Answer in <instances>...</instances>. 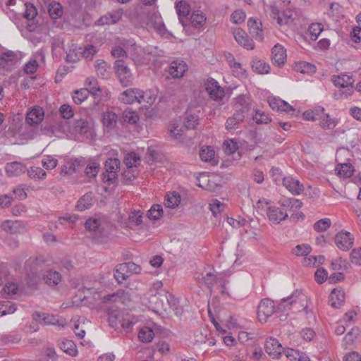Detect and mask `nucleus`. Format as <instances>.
<instances>
[{
    "label": "nucleus",
    "mask_w": 361,
    "mask_h": 361,
    "mask_svg": "<svg viewBox=\"0 0 361 361\" xmlns=\"http://www.w3.org/2000/svg\"><path fill=\"white\" fill-rule=\"evenodd\" d=\"M324 260L325 258L323 255L305 257L304 259V264L306 266L315 265L316 264L319 265L323 264Z\"/></svg>",
    "instance_id": "nucleus-59"
},
{
    "label": "nucleus",
    "mask_w": 361,
    "mask_h": 361,
    "mask_svg": "<svg viewBox=\"0 0 361 361\" xmlns=\"http://www.w3.org/2000/svg\"><path fill=\"white\" fill-rule=\"evenodd\" d=\"M238 102L240 103V108L236 110L234 114L229 117L226 121V128L228 131H234L238 128V125L243 121L245 114L250 110L248 105L244 106L243 101L244 97L240 96L237 98Z\"/></svg>",
    "instance_id": "nucleus-2"
},
{
    "label": "nucleus",
    "mask_w": 361,
    "mask_h": 361,
    "mask_svg": "<svg viewBox=\"0 0 361 361\" xmlns=\"http://www.w3.org/2000/svg\"><path fill=\"white\" fill-rule=\"evenodd\" d=\"M283 185L293 195H299L304 190L303 185L290 176L283 178Z\"/></svg>",
    "instance_id": "nucleus-16"
},
{
    "label": "nucleus",
    "mask_w": 361,
    "mask_h": 361,
    "mask_svg": "<svg viewBox=\"0 0 361 361\" xmlns=\"http://www.w3.org/2000/svg\"><path fill=\"white\" fill-rule=\"evenodd\" d=\"M85 85L87 87L90 93L94 96H97L101 92V89L98 86L97 80L94 78H87L85 80Z\"/></svg>",
    "instance_id": "nucleus-41"
},
{
    "label": "nucleus",
    "mask_w": 361,
    "mask_h": 361,
    "mask_svg": "<svg viewBox=\"0 0 361 361\" xmlns=\"http://www.w3.org/2000/svg\"><path fill=\"white\" fill-rule=\"evenodd\" d=\"M105 302L111 301L117 302L121 301L122 303L126 305L131 300L130 294L124 290H118L116 293L108 295L104 298Z\"/></svg>",
    "instance_id": "nucleus-22"
},
{
    "label": "nucleus",
    "mask_w": 361,
    "mask_h": 361,
    "mask_svg": "<svg viewBox=\"0 0 361 361\" xmlns=\"http://www.w3.org/2000/svg\"><path fill=\"white\" fill-rule=\"evenodd\" d=\"M320 120V125L324 128L331 129L336 126V123L334 120L329 118L328 114H324Z\"/></svg>",
    "instance_id": "nucleus-61"
},
{
    "label": "nucleus",
    "mask_w": 361,
    "mask_h": 361,
    "mask_svg": "<svg viewBox=\"0 0 361 361\" xmlns=\"http://www.w3.org/2000/svg\"><path fill=\"white\" fill-rule=\"evenodd\" d=\"M233 36L235 41L241 46L245 47L247 49H252L254 48V43L252 40L242 29H235L233 31Z\"/></svg>",
    "instance_id": "nucleus-12"
},
{
    "label": "nucleus",
    "mask_w": 361,
    "mask_h": 361,
    "mask_svg": "<svg viewBox=\"0 0 361 361\" xmlns=\"http://www.w3.org/2000/svg\"><path fill=\"white\" fill-rule=\"evenodd\" d=\"M283 350L279 341L274 338L267 339L265 342V350L273 358L277 357Z\"/></svg>",
    "instance_id": "nucleus-13"
},
{
    "label": "nucleus",
    "mask_w": 361,
    "mask_h": 361,
    "mask_svg": "<svg viewBox=\"0 0 361 361\" xmlns=\"http://www.w3.org/2000/svg\"><path fill=\"white\" fill-rule=\"evenodd\" d=\"M311 247L307 244L298 245L293 249L292 252L298 256H307L311 252Z\"/></svg>",
    "instance_id": "nucleus-54"
},
{
    "label": "nucleus",
    "mask_w": 361,
    "mask_h": 361,
    "mask_svg": "<svg viewBox=\"0 0 361 361\" xmlns=\"http://www.w3.org/2000/svg\"><path fill=\"white\" fill-rule=\"evenodd\" d=\"M90 92L88 89L82 88L80 90H75L73 94V100L75 104H82L89 96Z\"/></svg>",
    "instance_id": "nucleus-42"
},
{
    "label": "nucleus",
    "mask_w": 361,
    "mask_h": 361,
    "mask_svg": "<svg viewBox=\"0 0 361 361\" xmlns=\"http://www.w3.org/2000/svg\"><path fill=\"white\" fill-rule=\"evenodd\" d=\"M135 97L134 88H131L126 90L121 94V99L126 104H132L135 102Z\"/></svg>",
    "instance_id": "nucleus-55"
},
{
    "label": "nucleus",
    "mask_w": 361,
    "mask_h": 361,
    "mask_svg": "<svg viewBox=\"0 0 361 361\" xmlns=\"http://www.w3.org/2000/svg\"><path fill=\"white\" fill-rule=\"evenodd\" d=\"M305 301H307V297L301 290H296L293 292L290 296L283 298L281 300V302L277 306V310L278 311L283 312L287 306H292L297 303L302 304Z\"/></svg>",
    "instance_id": "nucleus-7"
},
{
    "label": "nucleus",
    "mask_w": 361,
    "mask_h": 361,
    "mask_svg": "<svg viewBox=\"0 0 361 361\" xmlns=\"http://www.w3.org/2000/svg\"><path fill=\"white\" fill-rule=\"evenodd\" d=\"M331 80L335 86L341 88L334 92V99H346L353 94L354 80L351 76L345 74L341 75H333Z\"/></svg>",
    "instance_id": "nucleus-1"
},
{
    "label": "nucleus",
    "mask_w": 361,
    "mask_h": 361,
    "mask_svg": "<svg viewBox=\"0 0 361 361\" xmlns=\"http://www.w3.org/2000/svg\"><path fill=\"white\" fill-rule=\"evenodd\" d=\"M206 22L205 16L200 11H195L190 17V23L195 28L202 27Z\"/></svg>",
    "instance_id": "nucleus-33"
},
{
    "label": "nucleus",
    "mask_w": 361,
    "mask_h": 361,
    "mask_svg": "<svg viewBox=\"0 0 361 361\" xmlns=\"http://www.w3.org/2000/svg\"><path fill=\"white\" fill-rule=\"evenodd\" d=\"M18 55L13 51L7 50L0 54V68L6 67L10 63L16 62Z\"/></svg>",
    "instance_id": "nucleus-28"
},
{
    "label": "nucleus",
    "mask_w": 361,
    "mask_h": 361,
    "mask_svg": "<svg viewBox=\"0 0 361 361\" xmlns=\"http://www.w3.org/2000/svg\"><path fill=\"white\" fill-rule=\"evenodd\" d=\"M50 17L53 19L60 18L63 13V6L59 2H51L48 6Z\"/></svg>",
    "instance_id": "nucleus-34"
},
{
    "label": "nucleus",
    "mask_w": 361,
    "mask_h": 361,
    "mask_svg": "<svg viewBox=\"0 0 361 361\" xmlns=\"http://www.w3.org/2000/svg\"><path fill=\"white\" fill-rule=\"evenodd\" d=\"M279 204L283 208H290L291 209H300L302 205L300 200L295 198L283 199L279 201Z\"/></svg>",
    "instance_id": "nucleus-38"
},
{
    "label": "nucleus",
    "mask_w": 361,
    "mask_h": 361,
    "mask_svg": "<svg viewBox=\"0 0 361 361\" xmlns=\"http://www.w3.org/2000/svg\"><path fill=\"white\" fill-rule=\"evenodd\" d=\"M187 70V65L182 61H173L170 66L169 72L174 78L182 77Z\"/></svg>",
    "instance_id": "nucleus-19"
},
{
    "label": "nucleus",
    "mask_w": 361,
    "mask_h": 361,
    "mask_svg": "<svg viewBox=\"0 0 361 361\" xmlns=\"http://www.w3.org/2000/svg\"><path fill=\"white\" fill-rule=\"evenodd\" d=\"M267 216L270 221L279 224L288 217V214L278 207H270L268 208Z\"/></svg>",
    "instance_id": "nucleus-23"
},
{
    "label": "nucleus",
    "mask_w": 361,
    "mask_h": 361,
    "mask_svg": "<svg viewBox=\"0 0 361 361\" xmlns=\"http://www.w3.org/2000/svg\"><path fill=\"white\" fill-rule=\"evenodd\" d=\"M252 68L253 71L259 74H267L269 72V65L261 60H255L252 62Z\"/></svg>",
    "instance_id": "nucleus-36"
},
{
    "label": "nucleus",
    "mask_w": 361,
    "mask_h": 361,
    "mask_svg": "<svg viewBox=\"0 0 361 361\" xmlns=\"http://www.w3.org/2000/svg\"><path fill=\"white\" fill-rule=\"evenodd\" d=\"M60 348L67 354L74 356L77 354L75 344L71 340L63 341L59 344Z\"/></svg>",
    "instance_id": "nucleus-39"
},
{
    "label": "nucleus",
    "mask_w": 361,
    "mask_h": 361,
    "mask_svg": "<svg viewBox=\"0 0 361 361\" xmlns=\"http://www.w3.org/2000/svg\"><path fill=\"white\" fill-rule=\"evenodd\" d=\"M114 66L119 82L123 87L130 85L133 82V75L129 68L123 60H116Z\"/></svg>",
    "instance_id": "nucleus-5"
},
{
    "label": "nucleus",
    "mask_w": 361,
    "mask_h": 361,
    "mask_svg": "<svg viewBox=\"0 0 361 361\" xmlns=\"http://www.w3.org/2000/svg\"><path fill=\"white\" fill-rule=\"evenodd\" d=\"M345 293L342 290L333 289L329 295V302L334 308H339L343 303Z\"/></svg>",
    "instance_id": "nucleus-25"
},
{
    "label": "nucleus",
    "mask_w": 361,
    "mask_h": 361,
    "mask_svg": "<svg viewBox=\"0 0 361 361\" xmlns=\"http://www.w3.org/2000/svg\"><path fill=\"white\" fill-rule=\"evenodd\" d=\"M109 66L104 61H101L96 65V71L102 78H107L110 75Z\"/></svg>",
    "instance_id": "nucleus-46"
},
{
    "label": "nucleus",
    "mask_w": 361,
    "mask_h": 361,
    "mask_svg": "<svg viewBox=\"0 0 361 361\" xmlns=\"http://www.w3.org/2000/svg\"><path fill=\"white\" fill-rule=\"evenodd\" d=\"M124 162L128 169L140 165V157L135 152L128 153L125 157Z\"/></svg>",
    "instance_id": "nucleus-44"
},
{
    "label": "nucleus",
    "mask_w": 361,
    "mask_h": 361,
    "mask_svg": "<svg viewBox=\"0 0 361 361\" xmlns=\"http://www.w3.org/2000/svg\"><path fill=\"white\" fill-rule=\"evenodd\" d=\"M24 6L25 9L23 13V17L28 20H33L37 15V8L30 2H26Z\"/></svg>",
    "instance_id": "nucleus-49"
},
{
    "label": "nucleus",
    "mask_w": 361,
    "mask_h": 361,
    "mask_svg": "<svg viewBox=\"0 0 361 361\" xmlns=\"http://www.w3.org/2000/svg\"><path fill=\"white\" fill-rule=\"evenodd\" d=\"M92 204V200L91 194H85L78 202L76 207L80 211H83L91 207Z\"/></svg>",
    "instance_id": "nucleus-45"
},
{
    "label": "nucleus",
    "mask_w": 361,
    "mask_h": 361,
    "mask_svg": "<svg viewBox=\"0 0 361 361\" xmlns=\"http://www.w3.org/2000/svg\"><path fill=\"white\" fill-rule=\"evenodd\" d=\"M176 9L179 17V22L185 27L187 24L183 19V17H186L190 12V5L185 1H179L176 2Z\"/></svg>",
    "instance_id": "nucleus-21"
},
{
    "label": "nucleus",
    "mask_w": 361,
    "mask_h": 361,
    "mask_svg": "<svg viewBox=\"0 0 361 361\" xmlns=\"http://www.w3.org/2000/svg\"><path fill=\"white\" fill-rule=\"evenodd\" d=\"M85 228L90 231H93L97 235H102L104 228L99 219H89L85 222Z\"/></svg>",
    "instance_id": "nucleus-26"
},
{
    "label": "nucleus",
    "mask_w": 361,
    "mask_h": 361,
    "mask_svg": "<svg viewBox=\"0 0 361 361\" xmlns=\"http://www.w3.org/2000/svg\"><path fill=\"white\" fill-rule=\"evenodd\" d=\"M57 159L51 156H45L42 160V166L47 170L53 169L57 166Z\"/></svg>",
    "instance_id": "nucleus-62"
},
{
    "label": "nucleus",
    "mask_w": 361,
    "mask_h": 361,
    "mask_svg": "<svg viewBox=\"0 0 361 361\" xmlns=\"http://www.w3.org/2000/svg\"><path fill=\"white\" fill-rule=\"evenodd\" d=\"M215 152L212 147L207 146L202 148L200 151V157L202 161L207 162L212 161L214 158Z\"/></svg>",
    "instance_id": "nucleus-48"
},
{
    "label": "nucleus",
    "mask_w": 361,
    "mask_h": 361,
    "mask_svg": "<svg viewBox=\"0 0 361 361\" xmlns=\"http://www.w3.org/2000/svg\"><path fill=\"white\" fill-rule=\"evenodd\" d=\"M1 305L3 306V314L4 315L13 314L16 310V305L11 301H2Z\"/></svg>",
    "instance_id": "nucleus-64"
},
{
    "label": "nucleus",
    "mask_w": 361,
    "mask_h": 361,
    "mask_svg": "<svg viewBox=\"0 0 361 361\" xmlns=\"http://www.w3.org/2000/svg\"><path fill=\"white\" fill-rule=\"evenodd\" d=\"M223 204L218 200H212L209 204V208L214 216H217L221 212Z\"/></svg>",
    "instance_id": "nucleus-63"
},
{
    "label": "nucleus",
    "mask_w": 361,
    "mask_h": 361,
    "mask_svg": "<svg viewBox=\"0 0 361 361\" xmlns=\"http://www.w3.org/2000/svg\"><path fill=\"white\" fill-rule=\"evenodd\" d=\"M109 322L112 326H116L118 323L121 324L122 328L126 331L131 329L133 324L135 322L133 316L127 314L125 317L123 315H111Z\"/></svg>",
    "instance_id": "nucleus-8"
},
{
    "label": "nucleus",
    "mask_w": 361,
    "mask_h": 361,
    "mask_svg": "<svg viewBox=\"0 0 361 361\" xmlns=\"http://www.w3.org/2000/svg\"><path fill=\"white\" fill-rule=\"evenodd\" d=\"M354 238L350 233L339 232L335 237V243L337 247L343 250L346 251L350 249L353 245Z\"/></svg>",
    "instance_id": "nucleus-9"
},
{
    "label": "nucleus",
    "mask_w": 361,
    "mask_h": 361,
    "mask_svg": "<svg viewBox=\"0 0 361 361\" xmlns=\"http://www.w3.org/2000/svg\"><path fill=\"white\" fill-rule=\"evenodd\" d=\"M44 118V111L42 109H34L27 114L26 122L30 126L38 124Z\"/></svg>",
    "instance_id": "nucleus-27"
},
{
    "label": "nucleus",
    "mask_w": 361,
    "mask_h": 361,
    "mask_svg": "<svg viewBox=\"0 0 361 361\" xmlns=\"http://www.w3.org/2000/svg\"><path fill=\"white\" fill-rule=\"evenodd\" d=\"M206 91L213 100H221L224 97V91L218 82L213 78L207 80L206 83Z\"/></svg>",
    "instance_id": "nucleus-10"
},
{
    "label": "nucleus",
    "mask_w": 361,
    "mask_h": 361,
    "mask_svg": "<svg viewBox=\"0 0 361 361\" xmlns=\"http://www.w3.org/2000/svg\"><path fill=\"white\" fill-rule=\"evenodd\" d=\"M295 69L302 73H313L316 71V67L306 61H301L295 64Z\"/></svg>",
    "instance_id": "nucleus-43"
},
{
    "label": "nucleus",
    "mask_w": 361,
    "mask_h": 361,
    "mask_svg": "<svg viewBox=\"0 0 361 361\" xmlns=\"http://www.w3.org/2000/svg\"><path fill=\"white\" fill-rule=\"evenodd\" d=\"M163 209L160 204H154L147 212V216L149 219L157 220L162 216Z\"/></svg>",
    "instance_id": "nucleus-52"
},
{
    "label": "nucleus",
    "mask_w": 361,
    "mask_h": 361,
    "mask_svg": "<svg viewBox=\"0 0 361 361\" xmlns=\"http://www.w3.org/2000/svg\"><path fill=\"white\" fill-rule=\"evenodd\" d=\"M180 202V195L177 192H169L166 195L164 204L169 208H175Z\"/></svg>",
    "instance_id": "nucleus-32"
},
{
    "label": "nucleus",
    "mask_w": 361,
    "mask_h": 361,
    "mask_svg": "<svg viewBox=\"0 0 361 361\" xmlns=\"http://www.w3.org/2000/svg\"><path fill=\"white\" fill-rule=\"evenodd\" d=\"M27 173L30 178L35 180H42L47 176L46 172L39 167L30 168V169L27 171Z\"/></svg>",
    "instance_id": "nucleus-53"
},
{
    "label": "nucleus",
    "mask_w": 361,
    "mask_h": 361,
    "mask_svg": "<svg viewBox=\"0 0 361 361\" xmlns=\"http://www.w3.org/2000/svg\"><path fill=\"white\" fill-rule=\"evenodd\" d=\"M102 121L105 131L110 132L116 127L118 119L116 113L111 111H107L102 114Z\"/></svg>",
    "instance_id": "nucleus-11"
},
{
    "label": "nucleus",
    "mask_w": 361,
    "mask_h": 361,
    "mask_svg": "<svg viewBox=\"0 0 361 361\" xmlns=\"http://www.w3.org/2000/svg\"><path fill=\"white\" fill-rule=\"evenodd\" d=\"M275 310L276 307L272 300L268 298L262 300L258 305L257 310L259 320L261 322H266L267 319L273 314ZM276 310H278L277 308Z\"/></svg>",
    "instance_id": "nucleus-6"
},
{
    "label": "nucleus",
    "mask_w": 361,
    "mask_h": 361,
    "mask_svg": "<svg viewBox=\"0 0 361 361\" xmlns=\"http://www.w3.org/2000/svg\"><path fill=\"white\" fill-rule=\"evenodd\" d=\"M120 160L117 158H109L105 163V172L103 173V180L111 185L117 180V171L120 168Z\"/></svg>",
    "instance_id": "nucleus-4"
},
{
    "label": "nucleus",
    "mask_w": 361,
    "mask_h": 361,
    "mask_svg": "<svg viewBox=\"0 0 361 361\" xmlns=\"http://www.w3.org/2000/svg\"><path fill=\"white\" fill-rule=\"evenodd\" d=\"M122 120L124 123L135 124L139 121V116L135 111L128 109L123 111Z\"/></svg>",
    "instance_id": "nucleus-37"
},
{
    "label": "nucleus",
    "mask_w": 361,
    "mask_h": 361,
    "mask_svg": "<svg viewBox=\"0 0 361 361\" xmlns=\"http://www.w3.org/2000/svg\"><path fill=\"white\" fill-rule=\"evenodd\" d=\"M73 128L80 134H85L90 129L89 123L84 119H79L74 122Z\"/></svg>",
    "instance_id": "nucleus-47"
},
{
    "label": "nucleus",
    "mask_w": 361,
    "mask_h": 361,
    "mask_svg": "<svg viewBox=\"0 0 361 361\" xmlns=\"http://www.w3.org/2000/svg\"><path fill=\"white\" fill-rule=\"evenodd\" d=\"M5 169L8 176L15 177L23 174L26 171V166L20 162L14 161L6 164Z\"/></svg>",
    "instance_id": "nucleus-17"
},
{
    "label": "nucleus",
    "mask_w": 361,
    "mask_h": 361,
    "mask_svg": "<svg viewBox=\"0 0 361 361\" xmlns=\"http://www.w3.org/2000/svg\"><path fill=\"white\" fill-rule=\"evenodd\" d=\"M123 14V9L116 10L112 13H109L108 15L102 16L98 20V23L99 25L115 24L121 20Z\"/></svg>",
    "instance_id": "nucleus-20"
},
{
    "label": "nucleus",
    "mask_w": 361,
    "mask_h": 361,
    "mask_svg": "<svg viewBox=\"0 0 361 361\" xmlns=\"http://www.w3.org/2000/svg\"><path fill=\"white\" fill-rule=\"evenodd\" d=\"M61 279V274L54 270L47 271L43 275L44 281L49 286L57 285Z\"/></svg>",
    "instance_id": "nucleus-29"
},
{
    "label": "nucleus",
    "mask_w": 361,
    "mask_h": 361,
    "mask_svg": "<svg viewBox=\"0 0 361 361\" xmlns=\"http://www.w3.org/2000/svg\"><path fill=\"white\" fill-rule=\"evenodd\" d=\"M143 213L140 210L131 211L128 214V222L131 226H139L142 223Z\"/></svg>",
    "instance_id": "nucleus-40"
},
{
    "label": "nucleus",
    "mask_w": 361,
    "mask_h": 361,
    "mask_svg": "<svg viewBox=\"0 0 361 361\" xmlns=\"http://www.w3.org/2000/svg\"><path fill=\"white\" fill-rule=\"evenodd\" d=\"M154 337V333L152 329L148 326L142 328L138 334V338L142 343H149Z\"/></svg>",
    "instance_id": "nucleus-35"
},
{
    "label": "nucleus",
    "mask_w": 361,
    "mask_h": 361,
    "mask_svg": "<svg viewBox=\"0 0 361 361\" xmlns=\"http://www.w3.org/2000/svg\"><path fill=\"white\" fill-rule=\"evenodd\" d=\"M1 228L4 231L10 233H21L25 229L20 221L12 220L4 221L1 224Z\"/></svg>",
    "instance_id": "nucleus-24"
},
{
    "label": "nucleus",
    "mask_w": 361,
    "mask_h": 361,
    "mask_svg": "<svg viewBox=\"0 0 361 361\" xmlns=\"http://www.w3.org/2000/svg\"><path fill=\"white\" fill-rule=\"evenodd\" d=\"M323 30V26L321 23H312L309 27V32L311 39L316 40L319 34Z\"/></svg>",
    "instance_id": "nucleus-56"
},
{
    "label": "nucleus",
    "mask_w": 361,
    "mask_h": 361,
    "mask_svg": "<svg viewBox=\"0 0 361 361\" xmlns=\"http://www.w3.org/2000/svg\"><path fill=\"white\" fill-rule=\"evenodd\" d=\"M271 59L273 63L278 66L284 64L286 59V50L282 45L277 44L272 48Z\"/></svg>",
    "instance_id": "nucleus-14"
},
{
    "label": "nucleus",
    "mask_w": 361,
    "mask_h": 361,
    "mask_svg": "<svg viewBox=\"0 0 361 361\" xmlns=\"http://www.w3.org/2000/svg\"><path fill=\"white\" fill-rule=\"evenodd\" d=\"M245 13L243 10H236L231 16V20L235 24H240L245 19Z\"/></svg>",
    "instance_id": "nucleus-58"
},
{
    "label": "nucleus",
    "mask_w": 361,
    "mask_h": 361,
    "mask_svg": "<svg viewBox=\"0 0 361 361\" xmlns=\"http://www.w3.org/2000/svg\"><path fill=\"white\" fill-rule=\"evenodd\" d=\"M59 112L65 119H69L74 115L73 110L69 104H63L59 109Z\"/></svg>",
    "instance_id": "nucleus-60"
},
{
    "label": "nucleus",
    "mask_w": 361,
    "mask_h": 361,
    "mask_svg": "<svg viewBox=\"0 0 361 361\" xmlns=\"http://www.w3.org/2000/svg\"><path fill=\"white\" fill-rule=\"evenodd\" d=\"M32 318L35 321L44 325H59L56 317L44 312H35L32 314Z\"/></svg>",
    "instance_id": "nucleus-18"
},
{
    "label": "nucleus",
    "mask_w": 361,
    "mask_h": 361,
    "mask_svg": "<svg viewBox=\"0 0 361 361\" xmlns=\"http://www.w3.org/2000/svg\"><path fill=\"white\" fill-rule=\"evenodd\" d=\"M216 281V276L212 272H208L204 276L199 278V283L205 284L210 290H212V287Z\"/></svg>",
    "instance_id": "nucleus-51"
},
{
    "label": "nucleus",
    "mask_w": 361,
    "mask_h": 361,
    "mask_svg": "<svg viewBox=\"0 0 361 361\" xmlns=\"http://www.w3.org/2000/svg\"><path fill=\"white\" fill-rule=\"evenodd\" d=\"M338 174L344 178L350 177L354 171L353 166L349 163H338L336 167Z\"/></svg>",
    "instance_id": "nucleus-31"
},
{
    "label": "nucleus",
    "mask_w": 361,
    "mask_h": 361,
    "mask_svg": "<svg viewBox=\"0 0 361 361\" xmlns=\"http://www.w3.org/2000/svg\"><path fill=\"white\" fill-rule=\"evenodd\" d=\"M225 153L230 155H233V158L236 159L240 157L238 150V145L233 140H226L223 145Z\"/></svg>",
    "instance_id": "nucleus-30"
},
{
    "label": "nucleus",
    "mask_w": 361,
    "mask_h": 361,
    "mask_svg": "<svg viewBox=\"0 0 361 361\" xmlns=\"http://www.w3.org/2000/svg\"><path fill=\"white\" fill-rule=\"evenodd\" d=\"M154 300V304L156 305V308L158 310H162L164 311H167L168 309L172 308L175 310L178 313H180V310L178 308V301L174 298L173 295L164 293L163 294L158 293L155 295L152 298Z\"/></svg>",
    "instance_id": "nucleus-3"
},
{
    "label": "nucleus",
    "mask_w": 361,
    "mask_h": 361,
    "mask_svg": "<svg viewBox=\"0 0 361 361\" xmlns=\"http://www.w3.org/2000/svg\"><path fill=\"white\" fill-rule=\"evenodd\" d=\"M247 26L250 34L256 40L262 41L264 38V33L262 29V23L257 19L250 18L247 21Z\"/></svg>",
    "instance_id": "nucleus-15"
},
{
    "label": "nucleus",
    "mask_w": 361,
    "mask_h": 361,
    "mask_svg": "<svg viewBox=\"0 0 361 361\" xmlns=\"http://www.w3.org/2000/svg\"><path fill=\"white\" fill-rule=\"evenodd\" d=\"M199 124V116L195 114H187L184 126L187 129H195Z\"/></svg>",
    "instance_id": "nucleus-50"
},
{
    "label": "nucleus",
    "mask_w": 361,
    "mask_h": 361,
    "mask_svg": "<svg viewBox=\"0 0 361 361\" xmlns=\"http://www.w3.org/2000/svg\"><path fill=\"white\" fill-rule=\"evenodd\" d=\"M331 226V220L329 219H322L317 221L314 224V228L317 231L322 232L325 231Z\"/></svg>",
    "instance_id": "nucleus-57"
}]
</instances>
